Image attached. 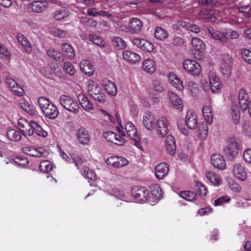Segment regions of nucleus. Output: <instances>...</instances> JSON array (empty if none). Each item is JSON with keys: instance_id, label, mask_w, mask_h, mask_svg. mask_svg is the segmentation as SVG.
I'll return each mask as SVG.
<instances>
[{"instance_id": "11", "label": "nucleus", "mask_w": 251, "mask_h": 251, "mask_svg": "<svg viewBox=\"0 0 251 251\" xmlns=\"http://www.w3.org/2000/svg\"><path fill=\"white\" fill-rule=\"evenodd\" d=\"M209 79L212 92L213 93H219L221 89V83L219 77L215 75V73L210 72L209 73Z\"/></svg>"}, {"instance_id": "9", "label": "nucleus", "mask_w": 251, "mask_h": 251, "mask_svg": "<svg viewBox=\"0 0 251 251\" xmlns=\"http://www.w3.org/2000/svg\"><path fill=\"white\" fill-rule=\"evenodd\" d=\"M156 122L154 115L151 112L147 111L144 113L143 116V123L147 129L150 131L154 129Z\"/></svg>"}, {"instance_id": "3", "label": "nucleus", "mask_w": 251, "mask_h": 251, "mask_svg": "<svg viewBox=\"0 0 251 251\" xmlns=\"http://www.w3.org/2000/svg\"><path fill=\"white\" fill-rule=\"evenodd\" d=\"M60 103L66 110L76 114L79 112V105L76 100L69 96L61 95L59 97Z\"/></svg>"}, {"instance_id": "12", "label": "nucleus", "mask_w": 251, "mask_h": 251, "mask_svg": "<svg viewBox=\"0 0 251 251\" xmlns=\"http://www.w3.org/2000/svg\"><path fill=\"white\" fill-rule=\"evenodd\" d=\"M184 123L188 128L191 129L196 128L198 126V118L195 112L191 110L188 111L185 117Z\"/></svg>"}, {"instance_id": "38", "label": "nucleus", "mask_w": 251, "mask_h": 251, "mask_svg": "<svg viewBox=\"0 0 251 251\" xmlns=\"http://www.w3.org/2000/svg\"><path fill=\"white\" fill-rule=\"evenodd\" d=\"M202 113L204 119L208 124L213 121V115L211 107L205 105L202 109Z\"/></svg>"}, {"instance_id": "27", "label": "nucleus", "mask_w": 251, "mask_h": 251, "mask_svg": "<svg viewBox=\"0 0 251 251\" xmlns=\"http://www.w3.org/2000/svg\"><path fill=\"white\" fill-rule=\"evenodd\" d=\"M123 56L127 61L131 63H135L140 60V56L133 51L126 50L123 51Z\"/></svg>"}, {"instance_id": "53", "label": "nucleus", "mask_w": 251, "mask_h": 251, "mask_svg": "<svg viewBox=\"0 0 251 251\" xmlns=\"http://www.w3.org/2000/svg\"><path fill=\"white\" fill-rule=\"evenodd\" d=\"M224 152L228 159L231 160H233L237 154V151L227 147L224 149Z\"/></svg>"}, {"instance_id": "60", "label": "nucleus", "mask_w": 251, "mask_h": 251, "mask_svg": "<svg viewBox=\"0 0 251 251\" xmlns=\"http://www.w3.org/2000/svg\"><path fill=\"white\" fill-rule=\"evenodd\" d=\"M151 194L157 199H160L162 197L161 190L159 186L158 185H154L153 186L151 190Z\"/></svg>"}, {"instance_id": "64", "label": "nucleus", "mask_w": 251, "mask_h": 251, "mask_svg": "<svg viewBox=\"0 0 251 251\" xmlns=\"http://www.w3.org/2000/svg\"><path fill=\"white\" fill-rule=\"evenodd\" d=\"M201 87L205 92H208L210 89V80L206 79H201L200 81Z\"/></svg>"}, {"instance_id": "10", "label": "nucleus", "mask_w": 251, "mask_h": 251, "mask_svg": "<svg viewBox=\"0 0 251 251\" xmlns=\"http://www.w3.org/2000/svg\"><path fill=\"white\" fill-rule=\"evenodd\" d=\"M132 194L135 199L141 202H146L150 195L149 190L145 187H136L132 191Z\"/></svg>"}, {"instance_id": "41", "label": "nucleus", "mask_w": 251, "mask_h": 251, "mask_svg": "<svg viewBox=\"0 0 251 251\" xmlns=\"http://www.w3.org/2000/svg\"><path fill=\"white\" fill-rule=\"evenodd\" d=\"M213 11L208 12L205 10H202L200 12V15L201 18L207 22H214L216 20V18L214 14Z\"/></svg>"}, {"instance_id": "14", "label": "nucleus", "mask_w": 251, "mask_h": 251, "mask_svg": "<svg viewBox=\"0 0 251 251\" xmlns=\"http://www.w3.org/2000/svg\"><path fill=\"white\" fill-rule=\"evenodd\" d=\"M168 78L170 83L178 90L181 91L184 88L183 81L176 74L170 72L168 74Z\"/></svg>"}, {"instance_id": "61", "label": "nucleus", "mask_w": 251, "mask_h": 251, "mask_svg": "<svg viewBox=\"0 0 251 251\" xmlns=\"http://www.w3.org/2000/svg\"><path fill=\"white\" fill-rule=\"evenodd\" d=\"M230 199L226 196L218 198L214 201V205L216 206L223 205L224 203L229 201Z\"/></svg>"}, {"instance_id": "51", "label": "nucleus", "mask_w": 251, "mask_h": 251, "mask_svg": "<svg viewBox=\"0 0 251 251\" xmlns=\"http://www.w3.org/2000/svg\"><path fill=\"white\" fill-rule=\"evenodd\" d=\"M28 160L25 157H18L16 160L11 162L13 165H16L19 167H24L28 165Z\"/></svg>"}, {"instance_id": "15", "label": "nucleus", "mask_w": 251, "mask_h": 251, "mask_svg": "<svg viewBox=\"0 0 251 251\" xmlns=\"http://www.w3.org/2000/svg\"><path fill=\"white\" fill-rule=\"evenodd\" d=\"M169 171V165L164 162L158 164L155 168V176L158 179H163Z\"/></svg>"}, {"instance_id": "1", "label": "nucleus", "mask_w": 251, "mask_h": 251, "mask_svg": "<svg viewBox=\"0 0 251 251\" xmlns=\"http://www.w3.org/2000/svg\"><path fill=\"white\" fill-rule=\"evenodd\" d=\"M116 119L119 126L117 128L119 133L122 136H129L134 142L135 145L139 149L142 148L141 145V140L138 134L137 129L134 124L131 122H127L125 126V130L122 126V121L119 114L118 113L116 114Z\"/></svg>"}, {"instance_id": "26", "label": "nucleus", "mask_w": 251, "mask_h": 251, "mask_svg": "<svg viewBox=\"0 0 251 251\" xmlns=\"http://www.w3.org/2000/svg\"><path fill=\"white\" fill-rule=\"evenodd\" d=\"M240 106L242 110L247 109V104L249 103V96L245 89H241L238 95Z\"/></svg>"}, {"instance_id": "45", "label": "nucleus", "mask_w": 251, "mask_h": 251, "mask_svg": "<svg viewBox=\"0 0 251 251\" xmlns=\"http://www.w3.org/2000/svg\"><path fill=\"white\" fill-rule=\"evenodd\" d=\"M180 197L187 201H193L196 199V195L193 192L185 191L179 194Z\"/></svg>"}, {"instance_id": "21", "label": "nucleus", "mask_w": 251, "mask_h": 251, "mask_svg": "<svg viewBox=\"0 0 251 251\" xmlns=\"http://www.w3.org/2000/svg\"><path fill=\"white\" fill-rule=\"evenodd\" d=\"M168 95L170 100V103L175 108L178 109L182 110L183 104L181 99L176 94L169 91Z\"/></svg>"}, {"instance_id": "16", "label": "nucleus", "mask_w": 251, "mask_h": 251, "mask_svg": "<svg viewBox=\"0 0 251 251\" xmlns=\"http://www.w3.org/2000/svg\"><path fill=\"white\" fill-rule=\"evenodd\" d=\"M211 161L213 166L217 169L223 170L226 167L225 159L220 154H213L211 157Z\"/></svg>"}, {"instance_id": "23", "label": "nucleus", "mask_w": 251, "mask_h": 251, "mask_svg": "<svg viewBox=\"0 0 251 251\" xmlns=\"http://www.w3.org/2000/svg\"><path fill=\"white\" fill-rule=\"evenodd\" d=\"M166 148L169 155L173 156L176 153V147L173 136L171 135L167 136L166 140Z\"/></svg>"}, {"instance_id": "35", "label": "nucleus", "mask_w": 251, "mask_h": 251, "mask_svg": "<svg viewBox=\"0 0 251 251\" xmlns=\"http://www.w3.org/2000/svg\"><path fill=\"white\" fill-rule=\"evenodd\" d=\"M18 42L22 45L25 51L29 53L31 51V47L30 43L26 37L21 34H18L17 36Z\"/></svg>"}, {"instance_id": "48", "label": "nucleus", "mask_w": 251, "mask_h": 251, "mask_svg": "<svg viewBox=\"0 0 251 251\" xmlns=\"http://www.w3.org/2000/svg\"><path fill=\"white\" fill-rule=\"evenodd\" d=\"M89 40L99 47H103L104 43L102 39L98 35L94 34H90L89 35Z\"/></svg>"}, {"instance_id": "33", "label": "nucleus", "mask_w": 251, "mask_h": 251, "mask_svg": "<svg viewBox=\"0 0 251 251\" xmlns=\"http://www.w3.org/2000/svg\"><path fill=\"white\" fill-rule=\"evenodd\" d=\"M62 50L64 54L69 59H72L75 57V52L73 47L68 43H63L61 46Z\"/></svg>"}, {"instance_id": "57", "label": "nucleus", "mask_w": 251, "mask_h": 251, "mask_svg": "<svg viewBox=\"0 0 251 251\" xmlns=\"http://www.w3.org/2000/svg\"><path fill=\"white\" fill-rule=\"evenodd\" d=\"M187 87L192 94H197L199 91L198 85L194 81H190L187 84Z\"/></svg>"}, {"instance_id": "19", "label": "nucleus", "mask_w": 251, "mask_h": 251, "mask_svg": "<svg viewBox=\"0 0 251 251\" xmlns=\"http://www.w3.org/2000/svg\"><path fill=\"white\" fill-rule=\"evenodd\" d=\"M29 6L34 12H42L49 6V3L46 0L34 1L29 4Z\"/></svg>"}, {"instance_id": "20", "label": "nucleus", "mask_w": 251, "mask_h": 251, "mask_svg": "<svg viewBox=\"0 0 251 251\" xmlns=\"http://www.w3.org/2000/svg\"><path fill=\"white\" fill-rule=\"evenodd\" d=\"M77 97L80 104L84 110L90 111L94 109L93 104L85 95L82 93H79L77 95Z\"/></svg>"}, {"instance_id": "63", "label": "nucleus", "mask_w": 251, "mask_h": 251, "mask_svg": "<svg viewBox=\"0 0 251 251\" xmlns=\"http://www.w3.org/2000/svg\"><path fill=\"white\" fill-rule=\"evenodd\" d=\"M20 107L25 111H28L30 109V104L25 99H21L19 100Z\"/></svg>"}, {"instance_id": "43", "label": "nucleus", "mask_w": 251, "mask_h": 251, "mask_svg": "<svg viewBox=\"0 0 251 251\" xmlns=\"http://www.w3.org/2000/svg\"><path fill=\"white\" fill-rule=\"evenodd\" d=\"M168 33L161 27L156 28L154 31L155 37L159 40H163L168 36Z\"/></svg>"}, {"instance_id": "50", "label": "nucleus", "mask_w": 251, "mask_h": 251, "mask_svg": "<svg viewBox=\"0 0 251 251\" xmlns=\"http://www.w3.org/2000/svg\"><path fill=\"white\" fill-rule=\"evenodd\" d=\"M227 184L230 188L233 191L238 192L241 189L240 185L231 178L227 179Z\"/></svg>"}, {"instance_id": "8", "label": "nucleus", "mask_w": 251, "mask_h": 251, "mask_svg": "<svg viewBox=\"0 0 251 251\" xmlns=\"http://www.w3.org/2000/svg\"><path fill=\"white\" fill-rule=\"evenodd\" d=\"M169 121L165 117H161L157 120L155 128L157 134L161 137L165 136L168 132Z\"/></svg>"}, {"instance_id": "30", "label": "nucleus", "mask_w": 251, "mask_h": 251, "mask_svg": "<svg viewBox=\"0 0 251 251\" xmlns=\"http://www.w3.org/2000/svg\"><path fill=\"white\" fill-rule=\"evenodd\" d=\"M143 69L147 73H153L156 70V65L153 60L147 59L142 64Z\"/></svg>"}, {"instance_id": "25", "label": "nucleus", "mask_w": 251, "mask_h": 251, "mask_svg": "<svg viewBox=\"0 0 251 251\" xmlns=\"http://www.w3.org/2000/svg\"><path fill=\"white\" fill-rule=\"evenodd\" d=\"M233 172L234 175L242 181L245 180L247 178V173L244 167L239 163L234 165L233 168Z\"/></svg>"}, {"instance_id": "40", "label": "nucleus", "mask_w": 251, "mask_h": 251, "mask_svg": "<svg viewBox=\"0 0 251 251\" xmlns=\"http://www.w3.org/2000/svg\"><path fill=\"white\" fill-rule=\"evenodd\" d=\"M52 102L45 97H40L38 99V103L42 111L44 112Z\"/></svg>"}, {"instance_id": "2", "label": "nucleus", "mask_w": 251, "mask_h": 251, "mask_svg": "<svg viewBox=\"0 0 251 251\" xmlns=\"http://www.w3.org/2000/svg\"><path fill=\"white\" fill-rule=\"evenodd\" d=\"M86 90L89 95L94 100L100 103H103L105 101L106 97L105 94L101 87L96 82L92 80L88 81Z\"/></svg>"}, {"instance_id": "24", "label": "nucleus", "mask_w": 251, "mask_h": 251, "mask_svg": "<svg viewBox=\"0 0 251 251\" xmlns=\"http://www.w3.org/2000/svg\"><path fill=\"white\" fill-rule=\"evenodd\" d=\"M81 70L89 76L94 74V68L91 62L88 60H83L80 63Z\"/></svg>"}, {"instance_id": "39", "label": "nucleus", "mask_w": 251, "mask_h": 251, "mask_svg": "<svg viewBox=\"0 0 251 251\" xmlns=\"http://www.w3.org/2000/svg\"><path fill=\"white\" fill-rule=\"evenodd\" d=\"M152 86L154 90L158 93H163L166 90L165 83L162 80L159 79L153 80Z\"/></svg>"}, {"instance_id": "59", "label": "nucleus", "mask_w": 251, "mask_h": 251, "mask_svg": "<svg viewBox=\"0 0 251 251\" xmlns=\"http://www.w3.org/2000/svg\"><path fill=\"white\" fill-rule=\"evenodd\" d=\"M116 133L112 131H106L103 133V136L108 141L113 143V142H115L116 140L114 139L115 137Z\"/></svg>"}, {"instance_id": "58", "label": "nucleus", "mask_w": 251, "mask_h": 251, "mask_svg": "<svg viewBox=\"0 0 251 251\" xmlns=\"http://www.w3.org/2000/svg\"><path fill=\"white\" fill-rule=\"evenodd\" d=\"M100 112L101 115L103 116L104 118V120L106 122H108L109 121L111 123H114L115 122V119L114 117H113L110 114L107 113L105 110L101 109Z\"/></svg>"}, {"instance_id": "5", "label": "nucleus", "mask_w": 251, "mask_h": 251, "mask_svg": "<svg viewBox=\"0 0 251 251\" xmlns=\"http://www.w3.org/2000/svg\"><path fill=\"white\" fill-rule=\"evenodd\" d=\"M183 68L189 74L198 76L201 72V67L200 63L193 59H187L183 62Z\"/></svg>"}, {"instance_id": "37", "label": "nucleus", "mask_w": 251, "mask_h": 251, "mask_svg": "<svg viewBox=\"0 0 251 251\" xmlns=\"http://www.w3.org/2000/svg\"><path fill=\"white\" fill-rule=\"evenodd\" d=\"M112 42L113 46L118 50L124 49L126 48L127 46L125 40L118 36L114 37Z\"/></svg>"}, {"instance_id": "34", "label": "nucleus", "mask_w": 251, "mask_h": 251, "mask_svg": "<svg viewBox=\"0 0 251 251\" xmlns=\"http://www.w3.org/2000/svg\"><path fill=\"white\" fill-rule=\"evenodd\" d=\"M227 62H223L221 65V71L222 74L226 76H229L231 73V64H232V59L228 57Z\"/></svg>"}, {"instance_id": "32", "label": "nucleus", "mask_w": 251, "mask_h": 251, "mask_svg": "<svg viewBox=\"0 0 251 251\" xmlns=\"http://www.w3.org/2000/svg\"><path fill=\"white\" fill-rule=\"evenodd\" d=\"M43 113L48 118L54 119L57 117L58 111L55 105L52 103Z\"/></svg>"}, {"instance_id": "28", "label": "nucleus", "mask_w": 251, "mask_h": 251, "mask_svg": "<svg viewBox=\"0 0 251 251\" xmlns=\"http://www.w3.org/2000/svg\"><path fill=\"white\" fill-rule=\"evenodd\" d=\"M6 82L12 91L15 93L18 96H22L24 93V90L22 87L19 86L17 82L11 78H7Z\"/></svg>"}, {"instance_id": "6", "label": "nucleus", "mask_w": 251, "mask_h": 251, "mask_svg": "<svg viewBox=\"0 0 251 251\" xmlns=\"http://www.w3.org/2000/svg\"><path fill=\"white\" fill-rule=\"evenodd\" d=\"M191 44L195 48V58L198 60L202 59L204 57L205 51V45L203 41L199 38L195 37L192 39Z\"/></svg>"}, {"instance_id": "17", "label": "nucleus", "mask_w": 251, "mask_h": 251, "mask_svg": "<svg viewBox=\"0 0 251 251\" xmlns=\"http://www.w3.org/2000/svg\"><path fill=\"white\" fill-rule=\"evenodd\" d=\"M208 32L215 39L220 41L222 42H226L228 39L227 34V31H220L215 29L212 27L208 28Z\"/></svg>"}, {"instance_id": "4", "label": "nucleus", "mask_w": 251, "mask_h": 251, "mask_svg": "<svg viewBox=\"0 0 251 251\" xmlns=\"http://www.w3.org/2000/svg\"><path fill=\"white\" fill-rule=\"evenodd\" d=\"M77 168L80 170L82 175L86 178L93 180L96 178L95 172L87 167L81 168V165L84 162V160L79 156H74L72 159Z\"/></svg>"}, {"instance_id": "49", "label": "nucleus", "mask_w": 251, "mask_h": 251, "mask_svg": "<svg viewBox=\"0 0 251 251\" xmlns=\"http://www.w3.org/2000/svg\"><path fill=\"white\" fill-rule=\"evenodd\" d=\"M48 55L56 60H59L61 57V53L58 50L50 48L47 51Z\"/></svg>"}, {"instance_id": "54", "label": "nucleus", "mask_w": 251, "mask_h": 251, "mask_svg": "<svg viewBox=\"0 0 251 251\" xmlns=\"http://www.w3.org/2000/svg\"><path fill=\"white\" fill-rule=\"evenodd\" d=\"M64 69L70 75H74L75 73V69L73 64L69 62H65L64 63Z\"/></svg>"}, {"instance_id": "18", "label": "nucleus", "mask_w": 251, "mask_h": 251, "mask_svg": "<svg viewBox=\"0 0 251 251\" xmlns=\"http://www.w3.org/2000/svg\"><path fill=\"white\" fill-rule=\"evenodd\" d=\"M76 136L79 143L82 145H87L90 141V136L88 131L84 127L78 129Z\"/></svg>"}, {"instance_id": "31", "label": "nucleus", "mask_w": 251, "mask_h": 251, "mask_svg": "<svg viewBox=\"0 0 251 251\" xmlns=\"http://www.w3.org/2000/svg\"><path fill=\"white\" fill-rule=\"evenodd\" d=\"M206 177L212 184L215 186H219L222 183V180L221 177L212 172H207Z\"/></svg>"}, {"instance_id": "52", "label": "nucleus", "mask_w": 251, "mask_h": 251, "mask_svg": "<svg viewBox=\"0 0 251 251\" xmlns=\"http://www.w3.org/2000/svg\"><path fill=\"white\" fill-rule=\"evenodd\" d=\"M18 125L20 129V132L22 133V130L29 129L31 128V122L28 123L26 120L24 119H21L18 122Z\"/></svg>"}, {"instance_id": "62", "label": "nucleus", "mask_w": 251, "mask_h": 251, "mask_svg": "<svg viewBox=\"0 0 251 251\" xmlns=\"http://www.w3.org/2000/svg\"><path fill=\"white\" fill-rule=\"evenodd\" d=\"M128 163V161L122 157L118 156L114 167L119 168L125 166Z\"/></svg>"}, {"instance_id": "36", "label": "nucleus", "mask_w": 251, "mask_h": 251, "mask_svg": "<svg viewBox=\"0 0 251 251\" xmlns=\"http://www.w3.org/2000/svg\"><path fill=\"white\" fill-rule=\"evenodd\" d=\"M7 138L12 141H19L21 138V132L15 129H8L7 131Z\"/></svg>"}, {"instance_id": "22", "label": "nucleus", "mask_w": 251, "mask_h": 251, "mask_svg": "<svg viewBox=\"0 0 251 251\" xmlns=\"http://www.w3.org/2000/svg\"><path fill=\"white\" fill-rule=\"evenodd\" d=\"M143 24L141 20L138 18H133L129 22L128 31L131 33H137L141 29Z\"/></svg>"}, {"instance_id": "42", "label": "nucleus", "mask_w": 251, "mask_h": 251, "mask_svg": "<svg viewBox=\"0 0 251 251\" xmlns=\"http://www.w3.org/2000/svg\"><path fill=\"white\" fill-rule=\"evenodd\" d=\"M0 57L4 61L9 62L11 60V53L3 45L0 44Z\"/></svg>"}, {"instance_id": "44", "label": "nucleus", "mask_w": 251, "mask_h": 251, "mask_svg": "<svg viewBox=\"0 0 251 251\" xmlns=\"http://www.w3.org/2000/svg\"><path fill=\"white\" fill-rule=\"evenodd\" d=\"M53 168V165L50 161L44 160L41 161L39 169L41 172L43 173H47L50 171Z\"/></svg>"}, {"instance_id": "56", "label": "nucleus", "mask_w": 251, "mask_h": 251, "mask_svg": "<svg viewBox=\"0 0 251 251\" xmlns=\"http://www.w3.org/2000/svg\"><path fill=\"white\" fill-rule=\"evenodd\" d=\"M241 54L244 60L249 64H251V51L248 49H243Z\"/></svg>"}, {"instance_id": "46", "label": "nucleus", "mask_w": 251, "mask_h": 251, "mask_svg": "<svg viewBox=\"0 0 251 251\" xmlns=\"http://www.w3.org/2000/svg\"><path fill=\"white\" fill-rule=\"evenodd\" d=\"M105 89L109 94L112 96H115L117 93V87L115 84L111 81H109L105 84Z\"/></svg>"}, {"instance_id": "55", "label": "nucleus", "mask_w": 251, "mask_h": 251, "mask_svg": "<svg viewBox=\"0 0 251 251\" xmlns=\"http://www.w3.org/2000/svg\"><path fill=\"white\" fill-rule=\"evenodd\" d=\"M143 42L141 49L148 52H151L154 49L153 44L146 40H144Z\"/></svg>"}, {"instance_id": "29", "label": "nucleus", "mask_w": 251, "mask_h": 251, "mask_svg": "<svg viewBox=\"0 0 251 251\" xmlns=\"http://www.w3.org/2000/svg\"><path fill=\"white\" fill-rule=\"evenodd\" d=\"M70 11L67 8L61 7L54 11L52 15L55 20L60 21L68 17Z\"/></svg>"}, {"instance_id": "47", "label": "nucleus", "mask_w": 251, "mask_h": 251, "mask_svg": "<svg viewBox=\"0 0 251 251\" xmlns=\"http://www.w3.org/2000/svg\"><path fill=\"white\" fill-rule=\"evenodd\" d=\"M231 117L232 120L235 124H237L239 122L240 115L239 109L237 105H233L231 108Z\"/></svg>"}, {"instance_id": "7", "label": "nucleus", "mask_w": 251, "mask_h": 251, "mask_svg": "<svg viewBox=\"0 0 251 251\" xmlns=\"http://www.w3.org/2000/svg\"><path fill=\"white\" fill-rule=\"evenodd\" d=\"M31 128L22 130V134L25 136H31L34 132L39 136L46 137L48 136V132L44 130L42 127L34 121H31Z\"/></svg>"}, {"instance_id": "13", "label": "nucleus", "mask_w": 251, "mask_h": 251, "mask_svg": "<svg viewBox=\"0 0 251 251\" xmlns=\"http://www.w3.org/2000/svg\"><path fill=\"white\" fill-rule=\"evenodd\" d=\"M174 27L176 29H180L181 27L185 28L195 33H199L201 31L200 28L196 25L182 20H178L174 25Z\"/></svg>"}]
</instances>
